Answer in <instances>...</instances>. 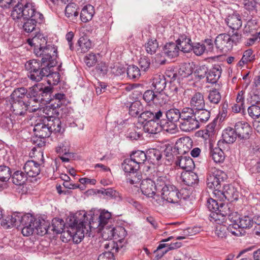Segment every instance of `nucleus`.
Instances as JSON below:
<instances>
[{
  "label": "nucleus",
  "mask_w": 260,
  "mask_h": 260,
  "mask_svg": "<svg viewBox=\"0 0 260 260\" xmlns=\"http://www.w3.org/2000/svg\"><path fill=\"white\" fill-rule=\"evenodd\" d=\"M147 52L151 55L156 53L158 48V44L156 39H149L145 45Z\"/></svg>",
  "instance_id": "59"
},
{
  "label": "nucleus",
  "mask_w": 260,
  "mask_h": 260,
  "mask_svg": "<svg viewBox=\"0 0 260 260\" xmlns=\"http://www.w3.org/2000/svg\"><path fill=\"white\" fill-rule=\"evenodd\" d=\"M190 108L194 111L205 107L204 96L200 92L195 93L190 101Z\"/></svg>",
  "instance_id": "27"
},
{
  "label": "nucleus",
  "mask_w": 260,
  "mask_h": 260,
  "mask_svg": "<svg viewBox=\"0 0 260 260\" xmlns=\"http://www.w3.org/2000/svg\"><path fill=\"white\" fill-rule=\"evenodd\" d=\"M41 60L31 59L25 64L28 72V77L32 81L40 82L49 75V67H54L57 63V57L40 56Z\"/></svg>",
  "instance_id": "1"
},
{
  "label": "nucleus",
  "mask_w": 260,
  "mask_h": 260,
  "mask_svg": "<svg viewBox=\"0 0 260 260\" xmlns=\"http://www.w3.org/2000/svg\"><path fill=\"white\" fill-rule=\"evenodd\" d=\"M39 154L41 156L42 164L44 162L43 154L40 152L39 153ZM41 165V164H39L34 160H28L25 164L23 169L27 176L30 177H35L40 173Z\"/></svg>",
  "instance_id": "13"
},
{
  "label": "nucleus",
  "mask_w": 260,
  "mask_h": 260,
  "mask_svg": "<svg viewBox=\"0 0 260 260\" xmlns=\"http://www.w3.org/2000/svg\"><path fill=\"white\" fill-rule=\"evenodd\" d=\"M85 214L79 219L77 215L71 216L67 219V224L69 225L67 232H64V235H67L69 240L72 239L76 243H80L84 237V229L85 222L84 220Z\"/></svg>",
  "instance_id": "4"
},
{
  "label": "nucleus",
  "mask_w": 260,
  "mask_h": 260,
  "mask_svg": "<svg viewBox=\"0 0 260 260\" xmlns=\"http://www.w3.org/2000/svg\"><path fill=\"white\" fill-rule=\"evenodd\" d=\"M235 225L242 229L250 228L252 226V218L248 216L240 217L238 223H236Z\"/></svg>",
  "instance_id": "58"
},
{
  "label": "nucleus",
  "mask_w": 260,
  "mask_h": 260,
  "mask_svg": "<svg viewBox=\"0 0 260 260\" xmlns=\"http://www.w3.org/2000/svg\"><path fill=\"white\" fill-rule=\"evenodd\" d=\"M221 73V68L219 64H215L208 69L206 76L208 82L214 84L217 82Z\"/></svg>",
  "instance_id": "23"
},
{
  "label": "nucleus",
  "mask_w": 260,
  "mask_h": 260,
  "mask_svg": "<svg viewBox=\"0 0 260 260\" xmlns=\"http://www.w3.org/2000/svg\"><path fill=\"white\" fill-rule=\"evenodd\" d=\"M12 182L16 185H22L27 180V175L22 171H17L12 176Z\"/></svg>",
  "instance_id": "44"
},
{
  "label": "nucleus",
  "mask_w": 260,
  "mask_h": 260,
  "mask_svg": "<svg viewBox=\"0 0 260 260\" xmlns=\"http://www.w3.org/2000/svg\"><path fill=\"white\" fill-rule=\"evenodd\" d=\"M122 168L127 174L135 171H138L139 167L137 163H135L131 158H129L124 160L122 164Z\"/></svg>",
  "instance_id": "40"
},
{
  "label": "nucleus",
  "mask_w": 260,
  "mask_h": 260,
  "mask_svg": "<svg viewBox=\"0 0 260 260\" xmlns=\"http://www.w3.org/2000/svg\"><path fill=\"white\" fill-rule=\"evenodd\" d=\"M180 129L184 132H190L199 128L198 121L194 114V110L190 107L182 109V115L179 120Z\"/></svg>",
  "instance_id": "6"
},
{
  "label": "nucleus",
  "mask_w": 260,
  "mask_h": 260,
  "mask_svg": "<svg viewBox=\"0 0 260 260\" xmlns=\"http://www.w3.org/2000/svg\"><path fill=\"white\" fill-rule=\"evenodd\" d=\"M92 43L87 37H82L78 41L77 51L80 53H85L91 47Z\"/></svg>",
  "instance_id": "36"
},
{
  "label": "nucleus",
  "mask_w": 260,
  "mask_h": 260,
  "mask_svg": "<svg viewBox=\"0 0 260 260\" xmlns=\"http://www.w3.org/2000/svg\"><path fill=\"white\" fill-rule=\"evenodd\" d=\"M225 21L227 25L233 30H238L242 26L241 17L238 13L229 15Z\"/></svg>",
  "instance_id": "25"
},
{
  "label": "nucleus",
  "mask_w": 260,
  "mask_h": 260,
  "mask_svg": "<svg viewBox=\"0 0 260 260\" xmlns=\"http://www.w3.org/2000/svg\"><path fill=\"white\" fill-rule=\"evenodd\" d=\"M48 126L46 120L36 123L34 127L35 136L40 138L49 137L51 134V130H50Z\"/></svg>",
  "instance_id": "15"
},
{
  "label": "nucleus",
  "mask_w": 260,
  "mask_h": 260,
  "mask_svg": "<svg viewBox=\"0 0 260 260\" xmlns=\"http://www.w3.org/2000/svg\"><path fill=\"white\" fill-rule=\"evenodd\" d=\"M170 194L165 197L167 203H171L173 204L175 207H178L181 205V194L179 190L176 187Z\"/></svg>",
  "instance_id": "31"
},
{
  "label": "nucleus",
  "mask_w": 260,
  "mask_h": 260,
  "mask_svg": "<svg viewBox=\"0 0 260 260\" xmlns=\"http://www.w3.org/2000/svg\"><path fill=\"white\" fill-rule=\"evenodd\" d=\"M146 156L149 161L153 164L159 165L160 164V159L162 154L160 150L157 149H149L146 152Z\"/></svg>",
  "instance_id": "29"
},
{
  "label": "nucleus",
  "mask_w": 260,
  "mask_h": 260,
  "mask_svg": "<svg viewBox=\"0 0 260 260\" xmlns=\"http://www.w3.org/2000/svg\"><path fill=\"white\" fill-rule=\"evenodd\" d=\"M64 222L62 219L55 218L52 219L51 226L50 227L51 228V230L56 234L63 233L62 236H65L66 235H64V232H66L64 231Z\"/></svg>",
  "instance_id": "37"
},
{
  "label": "nucleus",
  "mask_w": 260,
  "mask_h": 260,
  "mask_svg": "<svg viewBox=\"0 0 260 260\" xmlns=\"http://www.w3.org/2000/svg\"><path fill=\"white\" fill-rule=\"evenodd\" d=\"M70 147V142L67 140H64L62 142H59L56 148V151L57 153H62L64 155L71 156L73 154L69 152Z\"/></svg>",
  "instance_id": "48"
},
{
  "label": "nucleus",
  "mask_w": 260,
  "mask_h": 260,
  "mask_svg": "<svg viewBox=\"0 0 260 260\" xmlns=\"http://www.w3.org/2000/svg\"><path fill=\"white\" fill-rule=\"evenodd\" d=\"M27 42L30 46H34V53L37 56L57 57V47L47 44L46 38L42 34H37L28 39Z\"/></svg>",
  "instance_id": "3"
},
{
  "label": "nucleus",
  "mask_w": 260,
  "mask_h": 260,
  "mask_svg": "<svg viewBox=\"0 0 260 260\" xmlns=\"http://www.w3.org/2000/svg\"><path fill=\"white\" fill-rule=\"evenodd\" d=\"M126 175L127 182L131 184L139 183L142 179V175L138 171L128 173Z\"/></svg>",
  "instance_id": "57"
},
{
  "label": "nucleus",
  "mask_w": 260,
  "mask_h": 260,
  "mask_svg": "<svg viewBox=\"0 0 260 260\" xmlns=\"http://www.w3.org/2000/svg\"><path fill=\"white\" fill-rule=\"evenodd\" d=\"M238 138L240 140H247L251 135L252 129L246 122L238 121L234 125Z\"/></svg>",
  "instance_id": "12"
},
{
  "label": "nucleus",
  "mask_w": 260,
  "mask_h": 260,
  "mask_svg": "<svg viewBox=\"0 0 260 260\" xmlns=\"http://www.w3.org/2000/svg\"><path fill=\"white\" fill-rule=\"evenodd\" d=\"M36 219L31 215L26 214L23 215L21 221V233L24 236H29L35 231Z\"/></svg>",
  "instance_id": "10"
},
{
  "label": "nucleus",
  "mask_w": 260,
  "mask_h": 260,
  "mask_svg": "<svg viewBox=\"0 0 260 260\" xmlns=\"http://www.w3.org/2000/svg\"><path fill=\"white\" fill-rule=\"evenodd\" d=\"M218 193H220L222 196V197H221V200L224 198L228 201H232L233 200L237 199V191L233 186L229 184L224 185L222 191H218Z\"/></svg>",
  "instance_id": "26"
},
{
  "label": "nucleus",
  "mask_w": 260,
  "mask_h": 260,
  "mask_svg": "<svg viewBox=\"0 0 260 260\" xmlns=\"http://www.w3.org/2000/svg\"><path fill=\"white\" fill-rule=\"evenodd\" d=\"M176 43L179 46V51L184 53H189L192 49L191 40L185 35H180Z\"/></svg>",
  "instance_id": "20"
},
{
  "label": "nucleus",
  "mask_w": 260,
  "mask_h": 260,
  "mask_svg": "<svg viewBox=\"0 0 260 260\" xmlns=\"http://www.w3.org/2000/svg\"><path fill=\"white\" fill-rule=\"evenodd\" d=\"M218 171H217L216 174L213 173L212 174H209L207 178V185L210 188H218L220 185V178L218 177Z\"/></svg>",
  "instance_id": "43"
},
{
  "label": "nucleus",
  "mask_w": 260,
  "mask_h": 260,
  "mask_svg": "<svg viewBox=\"0 0 260 260\" xmlns=\"http://www.w3.org/2000/svg\"><path fill=\"white\" fill-rule=\"evenodd\" d=\"M222 136L223 140L226 143H233L238 137L235 128H233L231 127H229L224 129Z\"/></svg>",
  "instance_id": "39"
},
{
  "label": "nucleus",
  "mask_w": 260,
  "mask_h": 260,
  "mask_svg": "<svg viewBox=\"0 0 260 260\" xmlns=\"http://www.w3.org/2000/svg\"><path fill=\"white\" fill-rule=\"evenodd\" d=\"M52 93V88L50 86H45L42 83H37L29 88L27 98L29 99V101L30 102H50V94Z\"/></svg>",
  "instance_id": "5"
},
{
  "label": "nucleus",
  "mask_w": 260,
  "mask_h": 260,
  "mask_svg": "<svg viewBox=\"0 0 260 260\" xmlns=\"http://www.w3.org/2000/svg\"><path fill=\"white\" fill-rule=\"evenodd\" d=\"M221 94L216 89L210 90L208 95V100L210 104L217 105L220 101Z\"/></svg>",
  "instance_id": "51"
},
{
  "label": "nucleus",
  "mask_w": 260,
  "mask_h": 260,
  "mask_svg": "<svg viewBox=\"0 0 260 260\" xmlns=\"http://www.w3.org/2000/svg\"><path fill=\"white\" fill-rule=\"evenodd\" d=\"M47 121L50 130H51V133H56L61 132V123L59 119L54 118L52 120H48L47 119Z\"/></svg>",
  "instance_id": "54"
},
{
  "label": "nucleus",
  "mask_w": 260,
  "mask_h": 260,
  "mask_svg": "<svg viewBox=\"0 0 260 260\" xmlns=\"http://www.w3.org/2000/svg\"><path fill=\"white\" fill-rule=\"evenodd\" d=\"M181 246V243L179 242L171 243V244L167 248H166V247H167L166 244H160L157 247L156 249L154 251V253L155 254L157 259H159L167 253L169 249H175L179 248Z\"/></svg>",
  "instance_id": "24"
},
{
  "label": "nucleus",
  "mask_w": 260,
  "mask_h": 260,
  "mask_svg": "<svg viewBox=\"0 0 260 260\" xmlns=\"http://www.w3.org/2000/svg\"><path fill=\"white\" fill-rule=\"evenodd\" d=\"M94 7L90 5H88L84 6L80 13V19L83 22H87L90 20L94 14Z\"/></svg>",
  "instance_id": "35"
},
{
  "label": "nucleus",
  "mask_w": 260,
  "mask_h": 260,
  "mask_svg": "<svg viewBox=\"0 0 260 260\" xmlns=\"http://www.w3.org/2000/svg\"><path fill=\"white\" fill-rule=\"evenodd\" d=\"M159 119H154L150 120V121H147L145 124H143V129L145 132L155 134L162 129L166 132H170V129L167 126L166 121L165 120H161L160 121V123L158 121Z\"/></svg>",
  "instance_id": "9"
},
{
  "label": "nucleus",
  "mask_w": 260,
  "mask_h": 260,
  "mask_svg": "<svg viewBox=\"0 0 260 260\" xmlns=\"http://www.w3.org/2000/svg\"><path fill=\"white\" fill-rule=\"evenodd\" d=\"M192 68L189 63H182L178 71L179 78L188 77L192 74Z\"/></svg>",
  "instance_id": "46"
},
{
  "label": "nucleus",
  "mask_w": 260,
  "mask_h": 260,
  "mask_svg": "<svg viewBox=\"0 0 260 260\" xmlns=\"http://www.w3.org/2000/svg\"><path fill=\"white\" fill-rule=\"evenodd\" d=\"M166 81L164 76L156 75L152 79V86L156 92L163 91L166 86Z\"/></svg>",
  "instance_id": "30"
},
{
  "label": "nucleus",
  "mask_w": 260,
  "mask_h": 260,
  "mask_svg": "<svg viewBox=\"0 0 260 260\" xmlns=\"http://www.w3.org/2000/svg\"><path fill=\"white\" fill-rule=\"evenodd\" d=\"M127 77L133 80L138 79L141 76L140 69L135 65L129 66L126 69Z\"/></svg>",
  "instance_id": "53"
},
{
  "label": "nucleus",
  "mask_w": 260,
  "mask_h": 260,
  "mask_svg": "<svg viewBox=\"0 0 260 260\" xmlns=\"http://www.w3.org/2000/svg\"><path fill=\"white\" fill-rule=\"evenodd\" d=\"M98 193L103 194L107 199L115 198L118 196V192L111 188H102L98 191Z\"/></svg>",
  "instance_id": "62"
},
{
  "label": "nucleus",
  "mask_w": 260,
  "mask_h": 260,
  "mask_svg": "<svg viewBox=\"0 0 260 260\" xmlns=\"http://www.w3.org/2000/svg\"><path fill=\"white\" fill-rule=\"evenodd\" d=\"M169 101V95L167 92H163L160 91L156 92L155 94V98L154 104L162 105L165 104Z\"/></svg>",
  "instance_id": "64"
},
{
  "label": "nucleus",
  "mask_w": 260,
  "mask_h": 260,
  "mask_svg": "<svg viewBox=\"0 0 260 260\" xmlns=\"http://www.w3.org/2000/svg\"><path fill=\"white\" fill-rule=\"evenodd\" d=\"M28 90L24 87L16 88L11 93L10 97L11 101H23V99L27 98Z\"/></svg>",
  "instance_id": "41"
},
{
  "label": "nucleus",
  "mask_w": 260,
  "mask_h": 260,
  "mask_svg": "<svg viewBox=\"0 0 260 260\" xmlns=\"http://www.w3.org/2000/svg\"><path fill=\"white\" fill-rule=\"evenodd\" d=\"M155 185L156 191L161 192L164 189L167 187L171 183L169 179L167 176H161L154 178L153 180Z\"/></svg>",
  "instance_id": "34"
},
{
  "label": "nucleus",
  "mask_w": 260,
  "mask_h": 260,
  "mask_svg": "<svg viewBox=\"0 0 260 260\" xmlns=\"http://www.w3.org/2000/svg\"><path fill=\"white\" fill-rule=\"evenodd\" d=\"M11 115L4 114L1 120L0 126L5 130H9L13 126V120L11 117Z\"/></svg>",
  "instance_id": "52"
},
{
  "label": "nucleus",
  "mask_w": 260,
  "mask_h": 260,
  "mask_svg": "<svg viewBox=\"0 0 260 260\" xmlns=\"http://www.w3.org/2000/svg\"><path fill=\"white\" fill-rule=\"evenodd\" d=\"M23 215L21 213H13L11 216H8L6 219L2 221V225L4 226L7 225V229L11 226L18 228L21 226Z\"/></svg>",
  "instance_id": "16"
},
{
  "label": "nucleus",
  "mask_w": 260,
  "mask_h": 260,
  "mask_svg": "<svg viewBox=\"0 0 260 260\" xmlns=\"http://www.w3.org/2000/svg\"><path fill=\"white\" fill-rule=\"evenodd\" d=\"M102 231V237L105 240H111L114 237L115 228L109 225L99 228Z\"/></svg>",
  "instance_id": "55"
},
{
  "label": "nucleus",
  "mask_w": 260,
  "mask_h": 260,
  "mask_svg": "<svg viewBox=\"0 0 260 260\" xmlns=\"http://www.w3.org/2000/svg\"><path fill=\"white\" fill-rule=\"evenodd\" d=\"M194 114L196 120L198 121L199 127L200 126V124L205 123L208 121L210 117V112L204 108H201L194 111Z\"/></svg>",
  "instance_id": "33"
},
{
  "label": "nucleus",
  "mask_w": 260,
  "mask_h": 260,
  "mask_svg": "<svg viewBox=\"0 0 260 260\" xmlns=\"http://www.w3.org/2000/svg\"><path fill=\"white\" fill-rule=\"evenodd\" d=\"M50 229V227L48 221L44 219H36L35 233H36L37 235L43 236L49 232Z\"/></svg>",
  "instance_id": "28"
},
{
  "label": "nucleus",
  "mask_w": 260,
  "mask_h": 260,
  "mask_svg": "<svg viewBox=\"0 0 260 260\" xmlns=\"http://www.w3.org/2000/svg\"><path fill=\"white\" fill-rule=\"evenodd\" d=\"M22 13H24L23 16H20L18 19H13L15 21L23 20L25 21L23 24V29L26 32H31L35 30L37 23H41L43 19V15L37 12L35 8V5L32 2L28 6L22 9Z\"/></svg>",
  "instance_id": "2"
},
{
  "label": "nucleus",
  "mask_w": 260,
  "mask_h": 260,
  "mask_svg": "<svg viewBox=\"0 0 260 260\" xmlns=\"http://www.w3.org/2000/svg\"><path fill=\"white\" fill-rule=\"evenodd\" d=\"M78 9L79 8L77 5L74 3H69L66 8V16L73 22H75L77 20L78 16Z\"/></svg>",
  "instance_id": "32"
},
{
  "label": "nucleus",
  "mask_w": 260,
  "mask_h": 260,
  "mask_svg": "<svg viewBox=\"0 0 260 260\" xmlns=\"http://www.w3.org/2000/svg\"><path fill=\"white\" fill-rule=\"evenodd\" d=\"M140 189L143 194L147 197H152L156 191L154 181L150 179H146L142 181Z\"/></svg>",
  "instance_id": "18"
},
{
  "label": "nucleus",
  "mask_w": 260,
  "mask_h": 260,
  "mask_svg": "<svg viewBox=\"0 0 260 260\" xmlns=\"http://www.w3.org/2000/svg\"><path fill=\"white\" fill-rule=\"evenodd\" d=\"M183 181L188 186H192L197 184L199 181L197 174L191 171L186 172L182 175Z\"/></svg>",
  "instance_id": "38"
},
{
  "label": "nucleus",
  "mask_w": 260,
  "mask_h": 260,
  "mask_svg": "<svg viewBox=\"0 0 260 260\" xmlns=\"http://www.w3.org/2000/svg\"><path fill=\"white\" fill-rule=\"evenodd\" d=\"M231 211L228 204L220 202L217 212L213 213L212 214H210V216L215 221L222 222L224 218L230 213Z\"/></svg>",
  "instance_id": "17"
},
{
  "label": "nucleus",
  "mask_w": 260,
  "mask_h": 260,
  "mask_svg": "<svg viewBox=\"0 0 260 260\" xmlns=\"http://www.w3.org/2000/svg\"><path fill=\"white\" fill-rule=\"evenodd\" d=\"M49 67V75L46 76L47 77V83L49 85H57L60 80V75L57 72H52V68Z\"/></svg>",
  "instance_id": "56"
},
{
  "label": "nucleus",
  "mask_w": 260,
  "mask_h": 260,
  "mask_svg": "<svg viewBox=\"0 0 260 260\" xmlns=\"http://www.w3.org/2000/svg\"><path fill=\"white\" fill-rule=\"evenodd\" d=\"M162 116V113L160 110L153 113L150 111H143L138 117V121L142 125L145 124L147 121H150L154 119H160Z\"/></svg>",
  "instance_id": "19"
},
{
  "label": "nucleus",
  "mask_w": 260,
  "mask_h": 260,
  "mask_svg": "<svg viewBox=\"0 0 260 260\" xmlns=\"http://www.w3.org/2000/svg\"><path fill=\"white\" fill-rule=\"evenodd\" d=\"M111 217V213L108 211L103 210L99 217L98 227L99 228L107 226Z\"/></svg>",
  "instance_id": "50"
},
{
  "label": "nucleus",
  "mask_w": 260,
  "mask_h": 260,
  "mask_svg": "<svg viewBox=\"0 0 260 260\" xmlns=\"http://www.w3.org/2000/svg\"><path fill=\"white\" fill-rule=\"evenodd\" d=\"M254 59L255 55L253 54V51L251 49H248L243 52L242 57L238 62V65L243 67L245 64L251 62Z\"/></svg>",
  "instance_id": "47"
},
{
  "label": "nucleus",
  "mask_w": 260,
  "mask_h": 260,
  "mask_svg": "<svg viewBox=\"0 0 260 260\" xmlns=\"http://www.w3.org/2000/svg\"><path fill=\"white\" fill-rule=\"evenodd\" d=\"M182 111L180 112L178 109L173 108L168 110L166 113V116L167 118L166 121L167 126L170 129V132L175 130L176 125L175 122H179L181 119Z\"/></svg>",
  "instance_id": "14"
},
{
  "label": "nucleus",
  "mask_w": 260,
  "mask_h": 260,
  "mask_svg": "<svg viewBox=\"0 0 260 260\" xmlns=\"http://www.w3.org/2000/svg\"><path fill=\"white\" fill-rule=\"evenodd\" d=\"M143 111V106L139 101L132 103L129 108V114L133 117L138 116Z\"/></svg>",
  "instance_id": "45"
},
{
  "label": "nucleus",
  "mask_w": 260,
  "mask_h": 260,
  "mask_svg": "<svg viewBox=\"0 0 260 260\" xmlns=\"http://www.w3.org/2000/svg\"><path fill=\"white\" fill-rule=\"evenodd\" d=\"M175 164L186 172L191 171L194 168V164L192 159L187 156H179L177 157Z\"/></svg>",
  "instance_id": "21"
},
{
  "label": "nucleus",
  "mask_w": 260,
  "mask_h": 260,
  "mask_svg": "<svg viewBox=\"0 0 260 260\" xmlns=\"http://www.w3.org/2000/svg\"><path fill=\"white\" fill-rule=\"evenodd\" d=\"M192 49H191V51L197 56L203 55L206 51V46L203 43H194L192 44Z\"/></svg>",
  "instance_id": "63"
},
{
  "label": "nucleus",
  "mask_w": 260,
  "mask_h": 260,
  "mask_svg": "<svg viewBox=\"0 0 260 260\" xmlns=\"http://www.w3.org/2000/svg\"><path fill=\"white\" fill-rule=\"evenodd\" d=\"M210 156L216 163L222 162L225 158L223 151L218 147L211 148Z\"/></svg>",
  "instance_id": "42"
},
{
  "label": "nucleus",
  "mask_w": 260,
  "mask_h": 260,
  "mask_svg": "<svg viewBox=\"0 0 260 260\" xmlns=\"http://www.w3.org/2000/svg\"><path fill=\"white\" fill-rule=\"evenodd\" d=\"M230 38V35L226 34H221L216 37L214 41L215 45L221 53H226L232 49Z\"/></svg>",
  "instance_id": "11"
},
{
  "label": "nucleus",
  "mask_w": 260,
  "mask_h": 260,
  "mask_svg": "<svg viewBox=\"0 0 260 260\" xmlns=\"http://www.w3.org/2000/svg\"><path fill=\"white\" fill-rule=\"evenodd\" d=\"M179 48L176 43H166L163 47L162 53L169 58H174L179 55Z\"/></svg>",
  "instance_id": "22"
},
{
  "label": "nucleus",
  "mask_w": 260,
  "mask_h": 260,
  "mask_svg": "<svg viewBox=\"0 0 260 260\" xmlns=\"http://www.w3.org/2000/svg\"><path fill=\"white\" fill-rule=\"evenodd\" d=\"M11 105V111L16 115L24 116L26 111L29 112L37 111L39 107L35 105L30 107V101L25 102L24 101H10Z\"/></svg>",
  "instance_id": "8"
},
{
  "label": "nucleus",
  "mask_w": 260,
  "mask_h": 260,
  "mask_svg": "<svg viewBox=\"0 0 260 260\" xmlns=\"http://www.w3.org/2000/svg\"><path fill=\"white\" fill-rule=\"evenodd\" d=\"M215 234L219 238L222 239L226 238L229 234L228 227L224 225L219 224L216 228Z\"/></svg>",
  "instance_id": "61"
},
{
  "label": "nucleus",
  "mask_w": 260,
  "mask_h": 260,
  "mask_svg": "<svg viewBox=\"0 0 260 260\" xmlns=\"http://www.w3.org/2000/svg\"><path fill=\"white\" fill-rule=\"evenodd\" d=\"M11 176L10 169L6 166H0V181L3 182H7Z\"/></svg>",
  "instance_id": "60"
},
{
  "label": "nucleus",
  "mask_w": 260,
  "mask_h": 260,
  "mask_svg": "<svg viewBox=\"0 0 260 260\" xmlns=\"http://www.w3.org/2000/svg\"><path fill=\"white\" fill-rule=\"evenodd\" d=\"M31 2L29 0H0V7L4 9H8L13 7L11 13L12 19H18L23 16L22 9Z\"/></svg>",
  "instance_id": "7"
},
{
  "label": "nucleus",
  "mask_w": 260,
  "mask_h": 260,
  "mask_svg": "<svg viewBox=\"0 0 260 260\" xmlns=\"http://www.w3.org/2000/svg\"><path fill=\"white\" fill-rule=\"evenodd\" d=\"M135 163L140 166V165L143 164L147 160L146 153L144 151L138 150L134 152L130 157Z\"/></svg>",
  "instance_id": "49"
}]
</instances>
